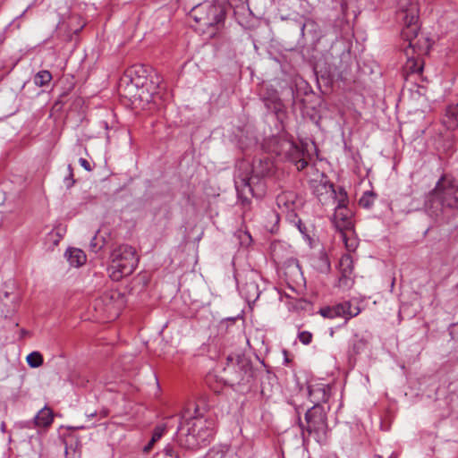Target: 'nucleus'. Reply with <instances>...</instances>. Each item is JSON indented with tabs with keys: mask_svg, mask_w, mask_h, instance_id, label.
Masks as SVG:
<instances>
[{
	"mask_svg": "<svg viewBox=\"0 0 458 458\" xmlns=\"http://www.w3.org/2000/svg\"><path fill=\"white\" fill-rule=\"evenodd\" d=\"M234 359H235V358H234L233 355H229V356L226 358V360H227V366H228V368L230 367V363H233V362Z\"/></svg>",
	"mask_w": 458,
	"mask_h": 458,
	"instance_id": "a19ab883",
	"label": "nucleus"
},
{
	"mask_svg": "<svg viewBox=\"0 0 458 458\" xmlns=\"http://www.w3.org/2000/svg\"><path fill=\"white\" fill-rule=\"evenodd\" d=\"M27 363L30 368L36 369L43 364V357L38 352H30L26 358Z\"/></svg>",
	"mask_w": 458,
	"mask_h": 458,
	"instance_id": "c85d7f7f",
	"label": "nucleus"
},
{
	"mask_svg": "<svg viewBox=\"0 0 458 458\" xmlns=\"http://www.w3.org/2000/svg\"><path fill=\"white\" fill-rule=\"evenodd\" d=\"M352 211L348 208L335 207L332 222L337 231L343 232L354 228Z\"/></svg>",
	"mask_w": 458,
	"mask_h": 458,
	"instance_id": "f8f14e48",
	"label": "nucleus"
},
{
	"mask_svg": "<svg viewBox=\"0 0 458 458\" xmlns=\"http://www.w3.org/2000/svg\"><path fill=\"white\" fill-rule=\"evenodd\" d=\"M295 165L298 171H301L308 165V161L304 158H299L296 160Z\"/></svg>",
	"mask_w": 458,
	"mask_h": 458,
	"instance_id": "e433bc0d",
	"label": "nucleus"
},
{
	"mask_svg": "<svg viewBox=\"0 0 458 458\" xmlns=\"http://www.w3.org/2000/svg\"><path fill=\"white\" fill-rule=\"evenodd\" d=\"M4 423H2L1 429L4 430Z\"/></svg>",
	"mask_w": 458,
	"mask_h": 458,
	"instance_id": "de8ad7c7",
	"label": "nucleus"
},
{
	"mask_svg": "<svg viewBox=\"0 0 458 458\" xmlns=\"http://www.w3.org/2000/svg\"><path fill=\"white\" fill-rule=\"evenodd\" d=\"M291 148H294V149H295V151H296L299 155H300V154H301V150H300L296 146H294L293 144H291Z\"/></svg>",
	"mask_w": 458,
	"mask_h": 458,
	"instance_id": "79ce46f5",
	"label": "nucleus"
},
{
	"mask_svg": "<svg viewBox=\"0 0 458 458\" xmlns=\"http://www.w3.org/2000/svg\"><path fill=\"white\" fill-rule=\"evenodd\" d=\"M341 238L349 251H354L358 245V238L355 236L354 228L340 232Z\"/></svg>",
	"mask_w": 458,
	"mask_h": 458,
	"instance_id": "5701e85b",
	"label": "nucleus"
},
{
	"mask_svg": "<svg viewBox=\"0 0 458 458\" xmlns=\"http://www.w3.org/2000/svg\"><path fill=\"white\" fill-rule=\"evenodd\" d=\"M342 10L344 12L348 8L349 0H340Z\"/></svg>",
	"mask_w": 458,
	"mask_h": 458,
	"instance_id": "58836bf2",
	"label": "nucleus"
},
{
	"mask_svg": "<svg viewBox=\"0 0 458 458\" xmlns=\"http://www.w3.org/2000/svg\"><path fill=\"white\" fill-rule=\"evenodd\" d=\"M104 123H105L106 128L107 129L108 128L107 123L105 122Z\"/></svg>",
	"mask_w": 458,
	"mask_h": 458,
	"instance_id": "3c124183",
	"label": "nucleus"
},
{
	"mask_svg": "<svg viewBox=\"0 0 458 458\" xmlns=\"http://www.w3.org/2000/svg\"><path fill=\"white\" fill-rule=\"evenodd\" d=\"M354 283L352 274H341L338 285L344 289H349L352 286Z\"/></svg>",
	"mask_w": 458,
	"mask_h": 458,
	"instance_id": "c756f323",
	"label": "nucleus"
},
{
	"mask_svg": "<svg viewBox=\"0 0 458 458\" xmlns=\"http://www.w3.org/2000/svg\"><path fill=\"white\" fill-rule=\"evenodd\" d=\"M65 257L70 265L74 267H79L86 262L85 253L77 248H69L65 252Z\"/></svg>",
	"mask_w": 458,
	"mask_h": 458,
	"instance_id": "6ab92c4d",
	"label": "nucleus"
},
{
	"mask_svg": "<svg viewBox=\"0 0 458 458\" xmlns=\"http://www.w3.org/2000/svg\"><path fill=\"white\" fill-rule=\"evenodd\" d=\"M327 458H338L336 454L328 455Z\"/></svg>",
	"mask_w": 458,
	"mask_h": 458,
	"instance_id": "a18cd8bd",
	"label": "nucleus"
},
{
	"mask_svg": "<svg viewBox=\"0 0 458 458\" xmlns=\"http://www.w3.org/2000/svg\"><path fill=\"white\" fill-rule=\"evenodd\" d=\"M368 340L359 335H354L349 341L347 356L350 363L355 364L357 356L361 354L368 347Z\"/></svg>",
	"mask_w": 458,
	"mask_h": 458,
	"instance_id": "2eb2a0df",
	"label": "nucleus"
},
{
	"mask_svg": "<svg viewBox=\"0 0 458 458\" xmlns=\"http://www.w3.org/2000/svg\"><path fill=\"white\" fill-rule=\"evenodd\" d=\"M318 313L325 318H343L345 322L360 313L359 306H352L351 301H345L333 306L323 307Z\"/></svg>",
	"mask_w": 458,
	"mask_h": 458,
	"instance_id": "0eeeda50",
	"label": "nucleus"
},
{
	"mask_svg": "<svg viewBox=\"0 0 458 458\" xmlns=\"http://www.w3.org/2000/svg\"><path fill=\"white\" fill-rule=\"evenodd\" d=\"M274 216L276 217V220H278V215L277 214H274Z\"/></svg>",
	"mask_w": 458,
	"mask_h": 458,
	"instance_id": "8fccbe9b",
	"label": "nucleus"
},
{
	"mask_svg": "<svg viewBox=\"0 0 458 458\" xmlns=\"http://www.w3.org/2000/svg\"><path fill=\"white\" fill-rule=\"evenodd\" d=\"M68 170H69V174L64 178V184H65L66 188L69 189V188L72 187L74 184L73 174H72V169L71 165H68Z\"/></svg>",
	"mask_w": 458,
	"mask_h": 458,
	"instance_id": "72a5a7b5",
	"label": "nucleus"
},
{
	"mask_svg": "<svg viewBox=\"0 0 458 458\" xmlns=\"http://www.w3.org/2000/svg\"><path fill=\"white\" fill-rule=\"evenodd\" d=\"M94 416H95V413H90V414L89 415V417H94Z\"/></svg>",
	"mask_w": 458,
	"mask_h": 458,
	"instance_id": "09e8293b",
	"label": "nucleus"
},
{
	"mask_svg": "<svg viewBox=\"0 0 458 458\" xmlns=\"http://www.w3.org/2000/svg\"><path fill=\"white\" fill-rule=\"evenodd\" d=\"M374 458H383V457H382L381 455H379V454H376V455L374 456Z\"/></svg>",
	"mask_w": 458,
	"mask_h": 458,
	"instance_id": "49530a36",
	"label": "nucleus"
},
{
	"mask_svg": "<svg viewBox=\"0 0 458 458\" xmlns=\"http://www.w3.org/2000/svg\"><path fill=\"white\" fill-rule=\"evenodd\" d=\"M165 431V425H158L154 428L150 441L144 446L143 452L148 454L153 448L155 443L159 441Z\"/></svg>",
	"mask_w": 458,
	"mask_h": 458,
	"instance_id": "b1692460",
	"label": "nucleus"
},
{
	"mask_svg": "<svg viewBox=\"0 0 458 458\" xmlns=\"http://www.w3.org/2000/svg\"><path fill=\"white\" fill-rule=\"evenodd\" d=\"M309 396L314 405L327 403L330 398V387L325 384H316L309 386Z\"/></svg>",
	"mask_w": 458,
	"mask_h": 458,
	"instance_id": "dca6fc26",
	"label": "nucleus"
},
{
	"mask_svg": "<svg viewBox=\"0 0 458 458\" xmlns=\"http://www.w3.org/2000/svg\"><path fill=\"white\" fill-rule=\"evenodd\" d=\"M377 199V194L371 191H365L359 200V205L366 209L370 208Z\"/></svg>",
	"mask_w": 458,
	"mask_h": 458,
	"instance_id": "a878e982",
	"label": "nucleus"
},
{
	"mask_svg": "<svg viewBox=\"0 0 458 458\" xmlns=\"http://www.w3.org/2000/svg\"><path fill=\"white\" fill-rule=\"evenodd\" d=\"M138 263L139 257L136 250L128 244L120 245L111 252L108 266L109 276L114 281H119L132 274Z\"/></svg>",
	"mask_w": 458,
	"mask_h": 458,
	"instance_id": "423d86ee",
	"label": "nucleus"
},
{
	"mask_svg": "<svg viewBox=\"0 0 458 458\" xmlns=\"http://www.w3.org/2000/svg\"><path fill=\"white\" fill-rule=\"evenodd\" d=\"M272 172L273 164L267 158L254 160L251 165L245 162L240 164L234 183L242 203L249 202L248 193L255 198H261L265 194L266 185L263 179L272 174Z\"/></svg>",
	"mask_w": 458,
	"mask_h": 458,
	"instance_id": "f03ea898",
	"label": "nucleus"
},
{
	"mask_svg": "<svg viewBox=\"0 0 458 458\" xmlns=\"http://www.w3.org/2000/svg\"><path fill=\"white\" fill-rule=\"evenodd\" d=\"M281 19L283 21H289L293 24H295L299 28L300 36L303 38L308 33H316L318 24L315 21L310 18H306L303 15H300L299 13H292L288 15L281 14Z\"/></svg>",
	"mask_w": 458,
	"mask_h": 458,
	"instance_id": "ddd939ff",
	"label": "nucleus"
},
{
	"mask_svg": "<svg viewBox=\"0 0 458 458\" xmlns=\"http://www.w3.org/2000/svg\"><path fill=\"white\" fill-rule=\"evenodd\" d=\"M103 248V242L98 240L97 234H95L89 242V249L91 251L98 253Z\"/></svg>",
	"mask_w": 458,
	"mask_h": 458,
	"instance_id": "7c9ffc66",
	"label": "nucleus"
},
{
	"mask_svg": "<svg viewBox=\"0 0 458 458\" xmlns=\"http://www.w3.org/2000/svg\"><path fill=\"white\" fill-rule=\"evenodd\" d=\"M339 270L341 274L353 273V260L349 254L343 255L339 261Z\"/></svg>",
	"mask_w": 458,
	"mask_h": 458,
	"instance_id": "393cba45",
	"label": "nucleus"
},
{
	"mask_svg": "<svg viewBox=\"0 0 458 458\" xmlns=\"http://www.w3.org/2000/svg\"><path fill=\"white\" fill-rule=\"evenodd\" d=\"M290 225L298 229L304 241L311 247L314 235V225L310 222H304L298 217L296 213H292L288 219Z\"/></svg>",
	"mask_w": 458,
	"mask_h": 458,
	"instance_id": "4468645a",
	"label": "nucleus"
},
{
	"mask_svg": "<svg viewBox=\"0 0 458 458\" xmlns=\"http://www.w3.org/2000/svg\"><path fill=\"white\" fill-rule=\"evenodd\" d=\"M244 237L248 240V242H243L244 240L242 239V243L249 244L251 241V237L248 233H243Z\"/></svg>",
	"mask_w": 458,
	"mask_h": 458,
	"instance_id": "ea45409f",
	"label": "nucleus"
},
{
	"mask_svg": "<svg viewBox=\"0 0 458 458\" xmlns=\"http://www.w3.org/2000/svg\"><path fill=\"white\" fill-rule=\"evenodd\" d=\"M297 422L301 430L303 444L308 442L310 437H313L319 445H325L327 440V418L322 405H313L305 413V423L301 421L299 409L295 407Z\"/></svg>",
	"mask_w": 458,
	"mask_h": 458,
	"instance_id": "20e7f679",
	"label": "nucleus"
},
{
	"mask_svg": "<svg viewBox=\"0 0 458 458\" xmlns=\"http://www.w3.org/2000/svg\"><path fill=\"white\" fill-rule=\"evenodd\" d=\"M405 70L411 74L420 73L423 70V64L420 60L409 58L405 65Z\"/></svg>",
	"mask_w": 458,
	"mask_h": 458,
	"instance_id": "cd10ccee",
	"label": "nucleus"
},
{
	"mask_svg": "<svg viewBox=\"0 0 458 458\" xmlns=\"http://www.w3.org/2000/svg\"><path fill=\"white\" fill-rule=\"evenodd\" d=\"M120 91L123 96L128 98V76L127 75L123 79V81L121 82Z\"/></svg>",
	"mask_w": 458,
	"mask_h": 458,
	"instance_id": "f704fd0d",
	"label": "nucleus"
},
{
	"mask_svg": "<svg viewBox=\"0 0 458 458\" xmlns=\"http://www.w3.org/2000/svg\"><path fill=\"white\" fill-rule=\"evenodd\" d=\"M189 15L196 22V30L214 37L224 27L226 11L222 4L204 2L195 5Z\"/></svg>",
	"mask_w": 458,
	"mask_h": 458,
	"instance_id": "7ed1b4c3",
	"label": "nucleus"
},
{
	"mask_svg": "<svg viewBox=\"0 0 458 458\" xmlns=\"http://www.w3.org/2000/svg\"><path fill=\"white\" fill-rule=\"evenodd\" d=\"M52 80V74L47 70L39 71L34 76V83L38 87H43L47 85Z\"/></svg>",
	"mask_w": 458,
	"mask_h": 458,
	"instance_id": "bb28decb",
	"label": "nucleus"
},
{
	"mask_svg": "<svg viewBox=\"0 0 458 458\" xmlns=\"http://www.w3.org/2000/svg\"><path fill=\"white\" fill-rule=\"evenodd\" d=\"M79 163L86 171H88V172L92 171V166L87 159L81 157L79 159Z\"/></svg>",
	"mask_w": 458,
	"mask_h": 458,
	"instance_id": "4c0bfd02",
	"label": "nucleus"
},
{
	"mask_svg": "<svg viewBox=\"0 0 458 458\" xmlns=\"http://www.w3.org/2000/svg\"><path fill=\"white\" fill-rule=\"evenodd\" d=\"M180 422L177 428L179 441L186 448L194 449L206 445L214 436L212 421L197 420L192 422Z\"/></svg>",
	"mask_w": 458,
	"mask_h": 458,
	"instance_id": "39448f33",
	"label": "nucleus"
},
{
	"mask_svg": "<svg viewBox=\"0 0 458 458\" xmlns=\"http://www.w3.org/2000/svg\"><path fill=\"white\" fill-rule=\"evenodd\" d=\"M442 123L448 130L458 128V103L446 107Z\"/></svg>",
	"mask_w": 458,
	"mask_h": 458,
	"instance_id": "a211bd4d",
	"label": "nucleus"
},
{
	"mask_svg": "<svg viewBox=\"0 0 458 458\" xmlns=\"http://www.w3.org/2000/svg\"><path fill=\"white\" fill-rule=\"evenodd\" d=\"M53 419V411L46 406L34 417V424L38 427L47 428L52 424Z\"/></svg>",
	"mask_w": 458,
	"mask_h": 458,
	"instance_id": "aec40b11",
	"label": "nucleus"
},
{
	"mask_svg": "<svg viewBox=\"0 0 458 458\" xmlns=\"http://www.w3.org/2000/svg\"><path fill=\"white\" fill-rule=\"evenodd\" d=\"M427 216L437 225L458 220V180L443 174L426 194L423 205Z\"/></svg>",
	"mask_w": 458,
	"mask_h": 458,
	"instance_id": "f257e3e1",
	"label": "nucleus"
},
{
	"mask_svg": "<svg viewBox=\"0 0 458 458\" xmlns=\"http://www.w3.org/2000/svg\"><path fill=\"white\" fill-rule=\"evenodd\" d=\"M182 420L186 422H192L197 420H202L200 408L195 403H190L182 413Z\"/></svg>",
	"mask_w": 458,
	"mask_h": 458,
	"instance_id": "412c9836",
	"label": "nucleus"
},
{
	"mask_svg": "<svg viewBox=\"0 0 458 458\" xmlns=\"http://www.w3.org/2000/svg\"><path fill=\"white\" fill-rule=\"evenodd\" d=\"M223 456V452L215 449H211L206 455L207 458H222Z\"/></svg>",
	"mask_w": 458,
	"mask_h": 458,
	"instance_id": "c9c22d12",
	"label": "nucleus"
},
{
	"mask_svg": "<svg viewBox=\"0 0 458 458\" xmlns=\"http://www.w3.org/2000/svg\"><path fill=\"white\" fill-rule=\"evenodd\" d=\"M261 100L267 110L278 113L283 108V103L276 90H268L265 95L262 96Z\"/></svg>",
	"mask_w": 458,
	"mask_h": 458,
	"instance_id": "f3484780",
	"label": "nucleus"
},
{
	"mask_svg": "<svg viewBox=\"0 0 458 458\" xmlns=\"http://www.w3.org/2000/svg\"><path fill=\"white\" fill-rule=\"evenodd\" d=\"M418 21L417 10L411 9L405 13L403 17L404 28L402 30V37L409 42L410 47H413L412 40L418 36L420 29Z\"/></svg>",
	"mask_w": 458,
	"mask_h": 458,
	"instance_id": "9b49d317",
	"label": "nucleus"
},
{
	"mask_svg": "<svg viewBox=\"0 0 458 458\" xmlns=\"http://www.w3.org/2000/svg\"><path fill=\"white\" fill-rule=\"evenodd\" d=\"M163 454L165 458H180L179 454L174 452V447L170 445H167L163 449Z\"/></svg>",
	"mask_w": 458,
	"mask_h": 458,
	"instance_id": "473e14b6",
	"label": "nucleus"
},
{
	"mask_svg": "<svg viewBox=\"0 0 458 458\" xmlns=\"http://www.w3.org/2000/svg\"><path fill=\"white\" fill-rule=\"evenodd\" d=\"M104 300H106V299H111L113 298V296H110L108 293H105L102 297Z\"/></svg>",
	"mask_w": 458,
	"mask_h": 458,
	"instance_id": "c03bdc74",
	"label": "nucleus"
},
{
	"mask_svg": "<svg viewBox=\"0 0 458 458\" xmlns=\"http://www.w3.org/2000/svg\"><path fill=\"white\" fill-rule=\"evenodd\" d=\"M300 342L305 345H308L312 341V334L309 331H301L298 335Z\"/></svg>",
	"mask_w": 458,
	"mask_h": 458,
	"instance_id": "2f4dec72",
	"label": "nucleus"
},
{
	"mask_svg": "<svg viewBox=\"0 0 458 458\" xmlns=\"http://www.w3.org/2000/svg\"><path fill=\"white\" fill-rule=\"evenodd\" d=\"M241 293L247 301H256L259 298V286L255 282H248L240 287Z\"/></svg>",
	"mask_w": 458,
	"mask_h": 458,
	"instance_id": "4be33fe9",
	"label": "nucleus"
},
{
	"mask_svg": "<svg viewBox=\"0 0 458 458\" xmlns=\"http://www.w3.org/2000/svg\"><path fill=\"white\" fill-rule=\"evenodd\" d=\"M56 236L57 238L54 241L55 244H57L60 241V238H61V235L59 233H56Z\"/></svg>",
	"mask_w": 458,
	"mask_h": 458,
	"instance_id": "37998d69",
	"label": "nucleus"
},
{
	"mask_svg": "<svg viewBox=\"0 0 458 458\" xmlns=\"http://www.w3.org/2000/svg\"><path fill=\"white\" fill-rule=\"evenodd\" d=\"M276 205L288 219L292 213H296L302 207L303 200L293 191H284L277 195Z\"/></svg>",
	"mask_w": 458,
	"mask_h": 458,
	"instance_id": "1a4fd4ad",
	"label": "nucleus"
},
{
	"mask_svg": "<svg viewBox=\"0 0 458 458\" xmlns=\"http://www.w3.org/2000/svg\"><path fill=\"white\" fill-rule=\"evenodd\" d=\"M325 59L328 65L327 71L328 76L340 78L349 69V53L342 52L336 55L329 53L326 55Z\"/></svg>",
	"mask_w": 458,
	"mask_h": 458,
	"instance_id": "6e6552de",
	"label": "nucleus"
},
{
	"mask_svg": "<svg viewBox=\"0 0 458 458\" xmlns=\"http://www.w3.org/2000/svg\"><path fill=\"white\" fill-rule=\"evenodd\" d=\"M314 193L318 196L320 194L319 191H325L326 193L330 192L331 195L335 196V200L337 201L336 207L348 208V196L347 192L343 187H339L336 191L334 187V184L329 182L327 179H322L320 182L312 185Z\"/></svg>",
	"mask_w": 458,
	"mask_h": 458,
	"instance_id": "9d476101",
	"label": "nucleus"
}]
</instances>
